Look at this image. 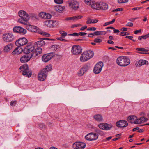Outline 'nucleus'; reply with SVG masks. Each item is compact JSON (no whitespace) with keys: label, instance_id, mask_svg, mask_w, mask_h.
I'll return each mask as SVG.
<instances>
[{"label":"nucleus","instance_id":"f257e3e1","mask_svg":"<svg viewBox=\"0 0 149 149\" xmlns=\"http://www.w3.org/2000/svg\"><path fill=\"white\" fill-rule=\"evenodd\" d=\"M52 69V65H49L47 66L45 68L41 70L38 75V78L41 81H44L47 77V73L49 71H51Z\"/></svg>","mask_w":149,"mask_h":149},{"label":"nucleus","instance_id":"473e14b6","mask_svg":"<svg viewBox=\"0 0 149 149\" xmlns=\"http://www.w3.org/2000/svg\"><path fill=\"white\" fill-rule=\"evenodd\" d=\"M95 131L97 133L101 136H103L104 134V132L103 131H102L99 129H97L95 130Z\"/></svg>","mask_w":149,"mask_h":149},{"label":"nucleus","instance_id":"c9c22d12","mask_svg":"<svg viewBox=\"0 0 149 149\" xmlns=\"http://www.w3.org/2000/svg\"><path fill=\"white\" fill-rule=\"evenodd\" d=\"M136 50L139 51L147 52L149 51L148 50L146 49L143 48H137Z\"/></svg>","mask_w":149,"mask_h":149},{"label":"nucleus","instance_id":"3c124183","mask_svg":"<svg viewBox=\"0 0 149 149\" xmlns=\"http://www.w3.org/2000/svg\"><path fill=\"white\" fill-rule=\"evenodd\" d=\"M133 26V24L131 22H129L126 25V26L129 27H132Z\"/></svg>","mask_w":149,"mask_h":149},{"label":"nucleus","instance_id":"9b49d317","mask_svg":"<svg viewBox=\"0 0 149 149\" xmlns=\"http://www.w3.org/2000/svg\"><path fill=\"white\" fill-rule=\"evenodd\" d=\"M103 66V64L102 62H99L97 63L94 67V72L96 74L99 73L101 72Z\"/></svg>","mask_w":149,"mask_h":149},{"label":"nucleus","instance_id":"ea45409f","mask_svg":"<svg viewBox=\"0 0 149 149\" xmlns=\"http://www.w3.org/2000/svg\"><path fill=\"white\" fill-rule=\"evenodd\" d=\"M54 1L55 3L58 4H62L63 2V0H54Z\"/></svg>","mask_w":149,"mask_h":149},{"label":"nucleus","instance_id":"2f4dec72","mask_svg":"<svg viewBox=\"0 0 149 149\" xmlns=\"http://www.w3.org/2000/svg\"><path fill=\"white\" fill-rule=\"evenodd\" d=\"M59 33L63 37H65L67 35V33L66 32L62 30H60Z\"/></svg>","mask_w":149,"mask_h":149},{"label":"nucleus","instance_id":"ddd939ff","mask_svg":"<svg viewBox=\"0 0 149 149\" xmlns=\"http://www.w3.org/2000/svg\"><path fill=\"white\" fill-rule=\"evenodd\" d=\"M13 31L14 32L18 33L22 35H24L26 33V29L19 26H15Z\"/></svg>","mask_w":149,"mask_h":149},{"label":"nucleus","instance_id":"4c0bfd02","mask_svg":"<svg viewBox=\"0 0 149 149\" xmlns=\"http://www.w3.org/2000/svg\"><path fill=\"white\" fill-rule=\"evenodd\" d=\"M103 32V31H96L95 32L93 33L94 34V36L95 35H101L102 34V33Z\"/></svg>","mask_w":149,"mask_h":149},{"label":"nucleus","instance_id":"5fc2aeb1","mask_svg":"<svg viewBox=\"0 0 149 149\" xmlns=\"http://www.w3.org/2000/svg\"><path fill=\"white\" fill-rule=\"evenodd\" d=\"M65 20L67 21H68L70 20H74V16L71 17H68L66 18Z\"/></svg>","mask_w":149,"mask_h":149},{"label":"nucleus","instance_id":"6ab92c4d","mask_svg":"<svg viewBox=\"0 0 149 149\" xmlns=\"http://www.w3.org/2000/svg\"><path fill=\"white\" fill-rule=\"evenodd\" d=\"M32 57L31 54H27L22 56L20 58V61L22 63L28 61Z\"/></svg>","mask_w":149,"mask_h":149},{"label":"nucleus","instance_id":"a878e982","mask_svg":"<svg viewBox=\"0 0 149 149\" xmlns=\"http://www.w3.org/2000/svg\"><path fill=\"white\" fill-rule=\"evenodd\" d=\"M136 118L137 117L135 116H130L128 117L127 120L131 123H134V121Z\"/></svg>","mask_w":149,"mask_h":149},{"label":"nucleus","instance_id":"69168bd1","mask_svg":"<svg viewBox=\"0 0 149 149\" xmlns=\"http://www.w3.org/2000/svg\"><path fill=\"white\" fill-rule=\"evenodd\" d=\"M120 32L119 30L116 29H114V33H118Z\"/></svg>","mask_w":149,"mask_h":149},{"label":"nucleus","instance_id":"6e6d98bb","mask_svg":"<svg viewBox=\"0 0 149 149\" xmlns=\"http://www.w3.org/2000/svg\"><path fill=\"white\" fill-rule=\"evenodd\" d=\"M96 29V28L95 27H92L90 28H88L87 29L88 31H95Z\"/></svg>","mask_w":149,"mask_h":149},{"label":"nucleus","instance_id":"6e6552de","mask_svg":"<svg viewBox=\"0 0 149 149\" xmlns=\"http://www.w3.org/2000/svg\"><path fill=\"white\" fill-rule=\"evenodd\" d=\"M69 4L70 8L73 10H76L79 8V4L76 0H69Z\"/></svg>","mask_w":149,"mask_h":149},{"label":"nucleus","instance_id":"412c9836","mask_svg":"<svg viewBox=\"0 0 149 149\" xmlns=\"http://www.w3.org/2000/svg\"><path fill=\"white\" fill-rule=\"evenodd\" d=\"M42 52V49L40 48H37L33 50V52L30 54L32 57H36L39 54H40Z\"/></svg>","mask_w":149,"mask_h":149},{"label":"nucleus","instance_id":"bb28decb","mask_svg":"<svg viewBox=\"0 0 149 149\" xmlns=\"http://www.w3.org/2000/svg\"><path fill=\"white\" fill-rule=\"evenodd\" d=\"M12 48L11 44H9L4 47V51L5 52H8L11 50Z\"/></svg>","mask_w":149,"mask_h":149},{"label":"nucleus","instance_id":"e2e57ef3","mask_svg":"<svg viewBox=\"0 0 149 149\" xmlns=\"http://www.w3.org/2000/svg\"><path fill=\"white\" fill-rule=\"evenodd\" d=\"M54 9L56 10V11H59V9L58 5H57L56 6H55L54 7Z\"/></svg>","mask_w":149,"mask_h":149},{"label":"nucleus","instance_id":"cd10ccee","mask_svg":"<svg viewBox=\"0 0 149 149\" xmlns=\"http://www.w3.org/2000/svg\"><path fill=\"white\" fill-rule=\"evenodd\" d=\"M22 50V49L19 48H17L12 52V53L13 55L15 54L18 55L21 53Z\"/></svg>","mask_w":149,"mask_h":149},{"label":"nucleus","instance_id":"13d9d810","mask_svg":"<svg viewBox=\"0 0 149 149\" xmlns=\"http://www.w3.org/2000/svg\"><path fill=\"white\" fill-rule=\"evenodd\" d=\"M142 8V7H135L132 8V10L135 11L137 10H139Z\"/></svg>","mask_w":149,"mask_h":149},{"label":"nucleus","instance_id":"f704fd0d","mask_svg":"<svg viewBox=\"0 0 149 149\" xmlns=\"http://www.w3.org/2000/svg\"><path fill=\"white\" fill-rule=\"evenodd\" d=\"M52 16L49 13H45V19H51Z\"/></svg>","mask_w":149,"mask_h":149},{"label":"nucleus","instance_id":"c85d7f7f","mask_svg":"<svg viewBox=\"0 0 149 149\" xmlns=\"http://www.w3.org/2000/svg\"><path fill=\"white\" fill-rule=\"evenodd\" d=\"M101 8H100V9H102L104 10H106L108 9V5L104 3H100V7Z\"/></svg>","mask_w":149,"mask_h":149},{"label":"nucleus","instance_id":"774afa93","mask_svg":"<svg viewBox=\"0 0 149 149\" xmlns=\"http://www.w3.org/2000/svg\"><path fill=\"white\" fill-rule=\"evenodd\" d=\"M94 36V33H91L89 34V35H88V36L89 37H92L93 36Z\"/></svg>","mask_w":149,"mask_h":149},{"label":"nucleus","instance_id":"58836bf2","mask_svg":"<svg viewBox=\"0 0 149 149\" xmlns=\"http://www.w3.org/2000/svg\"><path fill=\"white\" fill-rule=\"evenodd\" d=\"M93 1V0H85V2L86 4L91 5Z\"/></svg>","mask_w":149,"mask_h":149},{"label":"nucleus","instance_id":"f8f14e48","mask_svg":"<svg viewBox=\"0 0 149 149\" xmlns=\"http://www.w3.org/2000/svg\"><path fill=\"white\" fill-rule=\"evenodd\" d=\"M98 137V135L97 134L91 132L89 133L85 137L86 139L88 141H93L97 139Z\"/></svg>","mask_w":149,"mask_h":149},{"label":"nucleus","instance_id":"0eeeda50","mask_svg":"<svg viewBox=\"0 0 149 149\" xmlns=\"http://www.w3.org/2000/svg\"><path fill=\"white\" fill-rule=\"evenodd\" d=\"M15 38L14 36L11 33H8L4 34L2 36L3 40L6 42H12L14 40Z\"/></svg>","mask_w":149,"mask_h":149},{"label":"nucleus","instance_id":"4be33fe9","mask_svg":"<svg viewBox=\"0 0 149 149\" xmlns=\"http://www.w3.org/2000/svg\"><path fill=\"white\" fill-rule=\"evenodd\" d=\"M45 24L47 26L49 27H51L55 26V25H56V24L57 23V22L56 21H53L52 20H47L45 21Z\"/></svg>","mask_w":149,"mask_h":149},{"label":"nucleus","instance_id":"4468645a","mask_svg":"<svg viewBox=\"0 0 149 149\" xmlns=\"http://www.w3.org/2000/svg\"><path fill=\"white\" fill-rule=\"evenodd\" d=\"M54 54L55 53L53 52L44 55L42 57V61L45 62H48L52 58Z\"/></svg>","mask_w":149,"mask_h":149},{"label":"nucleus","instance_id":"680f3d73","mask_svg":"<svg viewBox=\"0 0 149 149\" xmlns=\"http://www.w3.org/2000/svg\"><path fill=\"white\" fill-rule=\"evenodd\" d=\"M111 24V22L110 21V22H106L104 24V25H103V26H106L107 25H108Z\"/></svg>","mask_w":149,"mask_h":149},{"label":"nucleus","instance_id":"a19ab883","mask_svg":"<svg viewBox=\"0 0 149 149\" xmlns=\"http://www.w3.org/2000/svg\"><path fill=\"white\" fill-rule=\"evenodd\" d=\"M102 41V40L99 38H96L94 40V42L97 43H100Z\"/></svg>","mask_w":149,"mask_h":149},{"label":"nucleus","instance_id":"39448f33","mask_svg":"<svg viewBox=\"0 0 149 149\" xmlns=\"http://www.w3.org/2000/svg\"><path fill=\"white\" fill-rule=\"evenodd\" d=\"M19 70H21L20 72L22 74L26 77H30L32 75V72L28 68L27 65L26 64H24L19 68Z\"/></svg>","mask_w":149,"mask_h":149},{"label":"nucleus","instance_id":"79ce46f5","mask_svg":"<svg viewBox=\"0 0 149 149\" xmlns=\"http://www.w3.org/2000/svg\"><path fill=\"white\" fill-rule=\"evenodd\" d=\"M128 0H118V2L119 3H122L127 2Z\"/></svg>","mask_w":149,"mask_h":149},{"label":"nucleus","instance_id":"423d86ee","mask_svg":"<svg viewBox=\"0 0 149 149\" xmlns=\"http://www.w3.org/2000/svg\"><path fill=\"white\" fill-rule=\"evenodd\" d=\"M37 27L31 25H29L27 26L28 29L30 31L32 32H37L38 33L45 36L47 37L50 36V35L47 33L37 29Z\"/></svg>","mask_w":149,"mask_h":149},{"label":"nucleus","instance_id":"9d476101","mask_svg":"<svg viewBox=\"0 0 149 149\" xmlns=\"http://www.w3.org/2000/svg\"><path fill=\"white\" fill-rule=\"evenodd\" d=\"M28 42V40L25 37L21 38L17 40L15 42V45L20 47L26 44Z\"/></svg>","mask_w":149,"mask_h":149},{"label":"nucleus","instance_id":"4d7b16f0","mask_svg":"<svg viewBox=\"0 0 149 149\" xmlns=\"http://www.w3.org/2000/svg\"><path fill=\"white\" fill-rule=\"evenodd\" d=\"M81 26L82 25L81 24H74L72 25L71 27L72 28H74L76 27L80 26Z\"/></svg>","mask_w":149,"mask_h":149},{"label":"nucleus","instance_id":"2eb2a0df","mask_svg":"<svg viewBox=\"0 0 149 149\" xmlns=\"http://www.w3.org/2000/svg\"><path fill=\"white\" fill-rule=\"evenodd\" d=\"M85 146V143L81 142H76L74 143L72 146L73 148L74 149H83Z\"/></svg>","mask_w":149,"mask_h":149},{"label":"nucleus","instance_id":"a211bd4d","mask_svg":"<svg viewBox=\"0 0 149 149\" xmlns=\"http://www.w3.org/2000/svg\"><path fill=\"white\" fill-rule=\"evenodd\" d=\"M98 127L101 129L108 130H110L112 128V126L110 124L104 123L99 124L98 125Z\"/></svg>","mask_w":149,"mask_h":149},{"label":"nucleus","instance_id":"20e7f679","mask_svg":"<svg viewBox=\"0 0 149 149\" xmlns=\"http://www.w3.org/2000/svg\"><path fill=\"white\" fill-rule=\"evenodd\" d=\"M94 55L93 51L88 50L85 52L81 54L80 57V60L81 62H85L92 58Z\"/></svg>","mask_w":149,"mask_h":149},{"label":"nucleus","instance_id":"b1692460","mask_svg":"<svg viewBox=\"0 0 149 149\" xmlns=\"http://www.w3.org/2000/svg\"><path fill=\"white\" fill-rule=\"evenodd\" d=\"M148 63V61L146 60H140L137 61L136 63H135V65L137 67H140L144 64H147Z\"/></svg>","mask_w":149,"mask_h":149},{"label":"nucleus","instance_id":"603ef678","mask_svg":"<svg viewBox=\"0 0 149 149\" xmlns=\"http://www.w3.org/2000/svg\"><path fill=\"white\" fill-rule=\"evenodd\" d=\"M45 13L44 12L41 13L39 14V16L42 18H45Z\"/></svg>","mask_w":149,"mask_h":149},{"label":"nucleus","instance_id":"338daca9","mask_svg":"<svg viewBox=\"0 0 149 149\" xmlns=\"http://www.w3.org/2000/svg\"><path fill=\"white\" fill-rule=\"evenodd\" d=\"M87 26H84L82 27H81L80 30L81 31H83L86 29L87 28Z\"/></svg>","mask_w":149,"mask_h":149},{"label":"nucleus","instance_id":"8fccbe9b","mask_svg":"<svg viewBox=\"0 0 149 149\" xmlns=\"http://www.w3.org/2000/svg\"><path fill=\"white\" fill-rule=\"evenodd\" d=\"M125 38H128L132 40L134 42H135L136 41L134 39H132V38H133V37L132 36H127L125 37Z\"/></svg>","mask_w":149,"mask_h":149},{"label":"nucleus","instance_id":"dca6fc26","mask_svg":"<svg viewBox=\"0 0 149 149\" xmlns=\"http://www.w3.org/2000/svg\"><path fill=\"white\" fill-rule=\"evenodd\" d=\"M89 68V66L87 65L83 66L78 73V76L80 77L83 76L85 72L88 70Z\"/></svg>","mask_w":149,"mask_h":149},{"label":"nucleus","instance_id":"c03bdc74","mask_svg":"<svg viewBox=\"0 0 149 149\" xmlns=\"http://www.w3.org/2000/svg\"><path fill=\"white\" fill-rule=\"evenodd\" d=\"M134 122V123L135 124H139L141 123L140 118L138 119H137V118L136 119H135Z\"/></svg>","mask_w":149,"mask_h":149},{"label":"nucleus","instance_id":"e433bc0d","mask_svg":"<svg viewBox=\"0 0 149 149\" xmlns=\"http://www.w3.org/2000/svg\"><path fill=\"white\" fill-rule=\"evenodd\" d=\"M65 37H62L61 36V37H58L57 38V39L58 40H59L60 41H64V42H68V40L65 39H64V38Z\"/></svg>","mask_w":149,"mask_h":149},{"label":"nucleus","instance_id":"37998d69","mask_svg":"<svg viewBox=\"0 0 149 149\" xmlns=\"http://www.w3.org/2000/svg\"><path fill=\"white\" fill-rule=\"evenodd\" d=\"M58 9H59V11L61 12L65 8V7L64 6H61V5H58Z\"/></svg>","mask_w":149,"mask_h":149},{"label":"nucleus","instance_id":"49530a36","mask_svg":"<svg viewBox=\"0 0 149 149\" xmlns=\"http://www.w3.org/2000/svg\"><path fill=\"white\" fill-rule=\"evenodd\" d=\"M17 103V101L16 100L12 101L10 102V105L11 106H15Z\"/></svg>","mask_w":149,"mask_h":149},{"label":"nucleus","instance_id":"0e129e2a","mask_svg":"<svg viewBox=\"0 0 149 149\" xmlns=\"http://www.w3.org/2000/svg\"><path fill=\"white\" fill-rule=\"evenodd\" d=\"M141 31V29L136 30L134 32V33L135 34H137L138 33H140Z\"/></svg>","mask_w":149,"mask_h":149},{"label":"nucleus","instance_id":"de8ad7c7","mask_svg":"<svg viewBox=\"0 0 149 149\" xmlns=\"http://www.w3.org/2000/svg\"><path fill=\"white\" fill-rule=\"evenodd\" d=\"M127 34L128 35L129 33L127 32L122 31L120 33V35L122 36H125Z\"/></svg>","mask_w":149,"mask_h":149},{"label":"nucleus","instance_id":"7ed1b4c3","mask_svg":"<svg viewBox=\"0 0 149 149\" xmlns=\"http://www.w3.org/2000/svg\"><path fill=\"white\" fill-rule=\"evenodd\" d=\"M117 64L121 66L125 67L128 65L130 63V60L126 56L118 57L116 61Z\"/></svg>","mask_w":149,"mask_h":149},{"label":"nucleus","instance_id":"f3484780","mask_svg":"<svg viewBox=\"0 0 149 149\" xmlns=\"http://www.w3.org/2000/svg\"><path fill=\"white\" fill-rule=\"evenodd\" d=\"M35 49L34 46L29 45H28L24 49V53L28 54L32 52H33V50Z\"/></svg>","mask_w":149,"mask_h":149},{"label":"nucleus","instance_id":"aec40b11","mask_svg":"<svg viewBox=\"0 0 149 149\" xmlns=\"http://www.w3.org/2000/svg\"><path fill=\"white\" fill-rule=\"evenodd\" d=\"M116 125L119 127H125L128 125L127 122L124 120H120L117 121Z\"/></svg>","mask_w":149,"mask_h":149},{"label":"nucleus","instance_id":"7c9ffc66","mask_svg":"<svg viewBox=\"0 0 149 149\" xmlns=\"http://www.w3.org/2000/svg\"><path fill=\"white\" fill-rule=\"evenodd\" d=\"M38 126L39 128L41 130H44L46 128L45 125L43 123H39L38 124Z\"/></svg>","mask_w":149,"mask_h":149},{"label":"nucleus","instance_id":"393cba45","mask_svg":"<svg viewBox=\"0 0 149 149\" xmlns=\"http://www.w3.org/2000/svg\"><path fill=\"white\" fill-rule=\"evenodd\" d=\"M93 118L96 121L101 122L103 120V117L102 115L100 114H97L93 116Z\"/></svg>","mask_w":149,"mask_h":149},{"label":"nucleus","instance_id":"72a5a7b5","mask_svg":"<svg viewBox=\"0 0 149 149\" xmlns=\"http://www.w3.org/2000/svg\"><path fill=\"white\" fill-rule=\"evenodd\" d=\"M141 123H143L147 121L148 119L147 118L144 117H142L140 118Z\"/></svg>","mask_w":149,"mask_h":149},{"label":"nucleus","instance_id":"5701e85b","mask_svg":"<svg viewBox=\"0 0 149 149\" xmlns=\"http://www.w3.org/2000/svg\"><path fill=\"white\" fill-rule=\"evenodd\" d=\"M100 3L98 2H95L93 1L91 3V7L97 10H100Z\"/></svg>","mask_w":149,"mask_h":149},{"label":"nucleus","instance_id":"c756f323","mask_svg":"<svg viewBox=\"0 0 149 149\" xmlns=\"http://www.w3.org/2000/svg\"><path fill=\"white\" fill-rule=\"evenodd\" d=\"M45 44V42L43 40H39L35 43V45H37L38 47L42 46Z\"/></svg>","mask_w":149,"mask_h":149},{"label":"nucleus","instance_id":"bf43d9fd","mask_svg":"<svg viewBox=\"0 0 149 149\" xmlns=\"http://www.w3.org/2000/svg\"><path fill=\"white\" fill-rule=\"evenodd\" d=\"M79 34L82 36H83L84 35L87 34V33L85 32H79Z\"/></svg>","mask_w":149,"mask_h":149},{"label":"nucleus","instance_id":"09e8293b","mask_svg":"<svg viewBox=\"0 0 149 149\" xmlns=\"http://www.w3.org/2000/svg\"><path fill=\"white\" fill-rule=\"evenodd\" d=\"M83 17L81 15L76 16H74V20H77L79 19H81Z\"/></svg>","mask_w":149,"mask_h":149},{"label":"nucleus","instance_id":"a18cd8bd","mask_svg":"<svg viewBox=\"0 0 149 149\" xmlns=\"http://www.w3.org/2000/svg\"><path fill=\"white\" fill-rule=\"evenodd\" d=\"M91 23H95L97 22L98 20L95 19H90Z\"/></svg>","mask_w":149,"mask_h":149},{"label":"nucleus","instance_id":"864d4df0","mask_svg":"<svg viewBox=\"0 0 149 149\" xmlns=\"http://www.w3.org/2000/svg\"><path fill=\"white\" fill-rule=\"evenodd\" d=\"M123 10V9L122 8H118L114 10H113V12H117V11H121Z\"/></svg>","mask_w":149,"mask_h":149},{"label":"nucleus","instance_id":"1a4fd4ad","mask_svg":"<svg viewBox=\"0 0 149 149\" xmlns=\"http://www.w3.org/2000/svg\"><path fill=\"white\" fill-rule=\"evenodd\" d=\"M82 49L79 45H74L72 48L71 52L73 54L77 55L81 54L82 52Z\"/></svg>","mask_w":149,"mask_h":149},{"label":"nucleus","instance_id":"f03ea898","mask_svg":"<svg viewBox=\"0 0 149 149\" xmlns=\"http://www.w3.org/2000/svg\"><path fill=\"white\" fill-rule=\"evenodd\" d=\"M19 16L21 17L18 19V22L22 24H25L29 20V17L25 11L23 10L19 11L18 13Z\"/></svg>","mask_w":149,"mask_h":149},{"label":"nucleus","instance_id":"052dcab7","mask_svg":"<svg viewBox=\"0 0 149 149\" xmlns=\"http://www.w3.org/2000/svg\"><path fill=\"white\" fill-rule=\"evenodd\" d=\"M107 42L109 44H113L114 43V42L113 41H111V40H108Z\"/></svg>","mask_w":149,"mask_h":149}]
</instances>
